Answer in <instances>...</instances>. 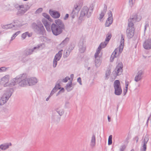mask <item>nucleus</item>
<instances>
[{
	"instance_id": "nucleus-1",
	"label": "nucleus",
	"mask_w": 151,
	"mask_h": 151,
	"mask_svg": "<svg viewBox=\"0 0 151 151\" xmlns=\"http://www.w3.org/2000/svg\"><path fill=\"white\" fill-rule=\"evenodd\" d=\"M2 81H4L6 83L4 85V87L7 86L8 85L10 86H12L17 84H19V85L21 86H24L28 84V78H24L22 76L20 78L17 77L13 79L10 85L8 83V79L6 76H4L2 78Z\"/></svg>"
},
{
	"instance_id": "nucleus-2",
	"label": "nucleus",
	"mask_w": 151,
	"mask_h": 151,
	"mask_svg": "<svg viewBox=\"0 0 151 151\" xmlns=\"http://www.w3.org/2000/svg\"><path fill=\"white\" fill-rule=\"evenodd\" d=\"M65 29V26L63 22L60 19L56 20L55 23L51 25V30L53 34L55 36L61 34Z\"/></svg>"
},
{
	"instance_id": "nucleus-3",
	"label": "nucleus",
	"mask_w": 151,
	"mask_h": 151,
	"mask_svg": "<svg viewBox=\"0 0 151 151\" xmlns=\"http://www.w3.org/2000/svg\"><path fill=\"white\" fill-rule=\"evenodd\" d=\"M31 26L34 31L38 35H43L45 32L43 25L41 22H38L37 24L33 22Z\"/></svg>"
},
{
	"instance_id": "nucleus-4",
	"label": "nucleus",
	"mask_w": 151,
	"mask_h": 151,
	"mask_svg": "<svg viewBox=\"0 0 151 151\" xmlns=\"http://www.w3.org/2000/svg\"><path fill=\"white\" fill-rule=\"evenodd\" d=\"M124 36L122 34L121 35V40L120 45L115 50L111 56L110 60L111 62H112L114 58L116 57V55L118 51H119V54L121 53L122 52L124 47Z\"/></svg>"
},
{
	"instance_id": "nucleus-5",
	"label": "nucleus",
	"mask_w": 151,
	"mask_h": 151,
	"mask_svg": "<svg viewBox=\"0 0 151 151\" xmlns=\"http://www.w3.org/2000/svg\"><path fill=\"white\" fill-rule=\"evenodd\" d=\"M92 12V9H89L86 6H84L81 11L80 16L79 17V19L82 20L83 18L85 16L89 18L91 16Z\"/></svg>"
},
{
	"instance_id": "nucleus-6",
	"label": "nucleus",
	"mask_w": 151,
	"mask_h": 151,
	"mask_svg": "<svg viewBox=\"0 0 151 151\" xmlns=\"http://www.w3.org/2000/svg\"><path fill=\"white\" fill-rule=\"evenodd\" d=\"M11 89H9L6 91L0 99V106L6 103L12 95Z\"/></svg>"
},
{
	"instance_id": "nucleus-7",
	"label": "nucleus",
	"mask_w": 151,
	"mask_h": 151,
	"mask_svg": "<svg viewBox=\"0 0 151 151\" xmlns=\"http://www.w3.org/2000/svg\"><path fill=\"white\" fill-rule=\"evenodd\" d=\"M114 87L115 90V94L117 96L121 95L122 93V90L121 87L120 82L119 80H116L114 81Z\"/></svg>"
},
{
	"instance_id": "nucleus-8",
	"label": "nucleus",
	"mask_w": 151,
	"mask_h": 151,
	"mask_svg": "<svg viewBox=\"0 0 151 151\" xmlns=\"http://www.w3.org/2000/svg\"><path fill=\"white\" fill-rule=\"evenodd\" d=\"M141 17L138 16L137 14H134L130 16V18L128 19V26H134L133 23L136 21H139L141 20Z\"/></svg>"
},
{
	"instance_id": "nucleus-9",
	"label": "nucleus",
	"mask_w": 151,
	"mask_h": 151,
	"mask_svg": "<svg viewBox=\"0 0 151 151\" xmlns=\"http://www.w3.org/2000/svg\"><path fill=\"white\" fill-rule=\"evenodd\" d=\"M134 26H129L128 25L126 30V34L128 38H132L134 35Z\"/></svg>"
},
{
	"instance_id": "nucleus-10",
	"label": "nucleus",
	"mask_w": 151,
	"mask_h": 151,
	"mask_svg": "<svg viewBox=\"0 0 151 151\" xmlns=\"http://www.w3.org/2000/svg\"><path fill=\"white\" fill-rule=\"evenodd\" d=\"M62 50L60 51L58 53H57L55 56L53 60V67L55 68L57 64L58 61L60 59L62 55Z\"/></svg>"
},
{
	"instance_id": "nucleus-11",
	"label": "nucleus",
	"mask_w": 151,
	"mask_h": 151,
	"mask_svg": "<svg viewBox=\"0 0 151 151\" xmlns=\"http://www.w3.org/2000/svg\"><path fill=\"white\" fill-rule=\"evenodd\" d=\"M109 17L107 18L105 24L106 27H109L113 21V18L112 17V14L111 12L110 11L108 13Z\"/></svg>"
},
{
	"instance_id": "nucleus-12",
	"label": "nucleus",
	"mask_w": 151,
	"mask_h": 151,
	"mask_svg": "<svg viewBox=\"0 0 151 151\" xmlns=\"http://www.w3.org/2000/svg\"><path fill=\"white\" fill-rule=\"evenodd\" d=\"M42 46L41 44L38 45L37 46L34 47L32 49H28L26 50L24 53V55L26 56L30 55L32 54L33 52L36 49H38Z\"/></svg>"
},
{
	"instance_id": "nucleus-13",
	"label": "nucleus",
	"mask_w": 151,
	"mask_h": 151,
	"mask_svg": "<svg viewBox=\"0 0 151 151\" xmlns=\"http://www.w3.org/2000/svg\"><path fill=\"white\" fill-rule=\"evenodd\" d=\"M123 65L122 63H119L116 67L115 72L117 76L120 75L123 71Z\"/></svg>"
},
{
	"instance_id": "nucleus-14",
	"label": "nucleus",
	"mask_w": 151,
	"mask_h": 151,
	"mask_svg": "<svg viewBox=\"0 0 151 151\" xmlns=\"http://www.w3.org/2000/svg\"><path fill=\"white\" fill-rule=\"evenodd\" d=\"M78 7V5L74 6L73 11L70 14V16L72 18V19H74L77 15L79 11V9Z\"/></svg>"
},
{
	"instance_id": "nucleus-15",
	"label": "nucleus",
	"mask_w": 151,
	"mask_h": 151,
	"mask_svg": "<svg viewBox=\"0 0 151 151\" xmlns=\"http://www.w3.org/2000/svg\"><path fill=\"white\" fill-rule=\"evenodd\" d=\"M143 46L145 49H151V38L145 41L143 43Z\"/></svg>"
},
{
	"instance_id": "nucleus-16",
	"label": "nucleus",
	"mask_w": 151,
	"mask_h": 151,
	"mask_svg": "<svg viewBox=\"0 0 151 151\" xmlns=\"http://www.w3.org/2000/svg\"><path fill=\"white\" fill-rule=\"evenodd\" d=\"M17 27H18L17 25L13 24L12 23L3 25L2 26L3 28L6 29L12 28L14 30H16Z\"/></svg>"
},
{
	"instance_id": "nucleus-17",
	"label": "nucleus",
	"mask_w": 151,
	"mask_h": 151,
	"mask_svg": "<svg viewBox=\"0 0 151 151\" xmlns=\"http://www.w3.org/2000/svg\"><path fill=\"white\" fill-rule=\"evenodd\" d=\"M28 84L29 86H32L36 84L38 82L37 79L35 77L28 78Z\"/></svg>"
},
{
	"instance_id": "nucleus-18",
	"label": "nucleus",
	"mask_w": 151,
	"mask_h": 151,
	"mask_svg": "<svg viewBox=\"0 0 151 151\" xmlns=\"http://www.w3.org/2000/svg\"><path fill=\"white\" fill-rule=\"evenodd\" d=\"M149 138L147 135H145L143 140L142 142L143 151H146V144L148 141Z\"/></svg>"
},
{
	"instance_id": "nucleus-19",
	"label": "nucleus",
	"mask_w": 151,
	"mask_h": 151,
	"mask_svg": "<svg viewBox=\"0 0 151 151\" xmlns=\"http://www.w3.org/2000/svg\"><path fill=\"white\" fill-rule=\"evenodd\" d=\"M143 71L141 70L139 71L137 73V75H136L134 78V81L136 82H137L140 81L142 78V75L143 74Z\"/></svg>"
},
{
	"instance_id": "nucleus-20",
	"label": "nucleus",
	"mask_w": 151,
	"mask_h": 151,
	"mask_svg": "<svg viewBox=\"0 0 151 151\" xmlns=\"http://www.w3.org/2000/svg\"><path fill=\"white\" fill-rule=\"evenodd\" d=\"M107 10V6L104 4V7L103 8L102 10L101 11V13L99 14V19L101 21V19L104 16L105 14H106V12Z\"/></svg>"
},
{
	"instance_id": "nucleus-21",
	"label": "nucleus",
	"mask_w": 151,
	"mask_h": 151,
	"mask_svg": "<svg viewBox=\"0 0 151 151\" xmlns=\"http://www.w3.org/2000/svg\"><path fill=\"white\" fill-rule=\"evenodd\" d=\"M49 13L53 17L55 18H58L60 16V13L59 12L57 11L50 10Z\"/></svg>"
},
{
	"instance_id": "nucleus-22",
	"label": "nucleus",
	"mask_w": 151,
	"mask_h": 151,
	"mask_svg": "<svg viewBox=\"0 0 151 151\" xmlns=\"http://www.w3.org/2000/svg\"><path fill=\"white\" fill-rule=\"evenodd\" d=\"M83 44V42L82 41L80 42L79 43V51L81 53H83L86 50V47Z\"/></svg>"
},
{
	"instance_id": "nucleus-23",
	"label": "nucleus",
	"mask_w": 151,
	"mask_h": 151,
	"mask_svg": "<svg viewBox=\"0 0 151 151\" xmlns=\"http://www.w3.org/2000/svg\"><path fill=\"white\" fill-rule=\"evenodd\" d=\"M26 8H19L17 13V15L20 16L23 15L28 10Z\"/></svg>"
},
{
	"instance_id": "nucleus-24",
	"label": "nucleus",
	"mask_w": 151,
	"mask_h": 151,
	"mask_svg": "<svg viewBox=\"0 0 151 151\" xmlns=\"http://www.w3.org/2000/svg\"><path fill=\"white\" fill-rule=\"evenodd\" d=\"M74 88V85L72 84V81L68 83L66 85V89L68 91H71Z\"/></svg>"
},
{
	"instance_id": "nucleus-25",
	"label": "nucleus",
	"mask_w": 151,
	"mask_h": 151,
	"mask_svg": "<svg viewBox=\"0 0 151 151\" xmlns=\"http://www.w3.org/2000/svg\"><path fill=\"white\" fill-rule=\"evenodd\" d=\"M96 145V137L95 135L93 134L91 137L90 146L92 147L95 146Z\"/></svg>"
},
{
	"instance_id": "nucleus-26",
	"label": "nucleus",
	"mask_w": 151,
	"mask_h": 151,
	"mask_svg": "<svg viewBox=\"0 0 151 151\" xmlns=\"http://www.w3.org/2000/svg\"><path fill=\"white\" fill-rule=\"evenodd\" d=\"M69 40V38L67 37L61 42L60 45L61 47H63L67 45Z\"/></svg>"
},
{
	"instance_id": "nucleus-27",
	"label": "nucleus",
	"mask_w": 151,
	"mask_h": 151,
	"mask_svg": "<svg viewBox=\"0 0 151 151\" xmlns=\"http://www.w3.org/2000/svg\"><path fill=\"white\" fill-rule=\"evenodd\" d=\"M55 110L56 111V112L58 113L60 116H62L64 112V111L63 109L60 108H57Z\"/></svg>"
},
{
	"instance_id": "nucleus-28",
	"label": "nucleus",
	"mask_w": 151,
	"mask_h": 151,
	"mask_svg": "<svg viewBox=\"0 0 151 151\" xmlns=\"http://www.w3.org/2000/svg\"><path fill=\"white\" fill-rule=\"evenodd\" d=\"M52 118L54 121H56L59 120L60 119V116L57 115L56 112H55L53 113Z\"/></svg>"
},
{
	"instance_id": "nucleus-29",
	"label": "nucleus",
	"mask_w": 151,
	"mask_h": 151,
	"mask_svg": "<svg viewBox=\"0 0 151 151\" xmlns=\"http://www.w3.org/2000/svg\"><path fill=\"white\" fill-rule=\"evenodd\" d=\"M72 50V49H71V50H66L65 52V51L63 55V57L64 58H67L69 55L70 52L71 50Z\"/></svg>"
},
{
	"instance_id": "nucleus-30",
	"label": "nucleus",
	"mask_w": 151,
	"mask_h": 151,
	"mask_svg": "<svg viewBox=\"0 0 151 151\" xmlns=\"http://www.w3.org/2000/svg\"><path fill=\"white\" fill-rule=\"evenodd\" d=\"M101 62L100 59V58H95V64L96 67H98L100 65Z\"/></svg>"
},
{
	"instance_id": "nucleus-31",
	"label": "nucleus",
	"mask_w": 151,
	"mask_h": 151,
	"mask_svg": "<svg viewBox=\"0 0 151 151\" xmlns=\"http://www.w3.org/2000/svg\"><path fill=\"white\" fill-rule=\"evenodd\" d=\"M108 43V42L105 41L101 42L98 47L99 49H101H101L104 48L106 47Z\"/></svg>"
},
{
	"instance_id": "nucleus-32",
	"label": "nucleus",
	"mask_w": 151,
	"mask_h": 151,
	"mask_svg": "<svg viewBox=\"0 0 151 151\" xmlns=\"http://www.w3.org/2000/svg\"><path fill=\"white\" fill-rule=\"evenodd\" d=\"M21 32L20 31H18L16 32L12 36L10 40V41H11L12 40H13L15 38V37L18 35L20 34L21 33Z\"/></svg>"
},
{
	"instance_id": "nucleus-33",
	"label": "nucleus",
	"mask_w": 151,
	"mask_h": 151,
	"mask_svg": "<svg viewBox=\"0 0 151 151\" xmlns=\"http://www.w3.org/2000/svg\"><path fill=\"white\" fill-rule=\"evenodd\" d=\"M42 15L46 19H47L48 20L51 22L52 19H51L50 16L46 13H44L42 14Z\"/></svg>"
},
{
	"instance_id": "nucleus-34",
	"label": "nucleus",
	"mask_w": 151,
	"mask_h": 151,
	"mask_svg": "<svg viewBox=\"0 0 151 151\" xmlns=\"http://www.w3.org/2000/svg\"><path fill=\"white\" fill-rule=\"evenodd\" d=\"M111 37V33H108L106 35V38L105 39V41L108 42L110 40Z\"/></svg>"
},
{
	"instance_id": "nucleus-35",
	"label": "nucleus",
	"mask_w": 151,
	"mask_h": 151,
	"mask_svg": "<svg viewBox=\"0 0 151 151\" xmlns=\"http://www.w3.org/2000/svg\"><path fill=\"white\" fill-rule=\"evenodd\" d=\"M60 85L59 83L58 84L56 85L54 88H53V89H54V92L55 93L56 92L58 89H60Z\"/></svg>"
},
{
	"instance_id": "nucleus-36",
	"label": "nucleus",
	"mask_w": 151,
	"mask_h": 151,
	"mask_svg": "<svg viewBox=\"0 0 151 151\" xmlns=\"http://www.w3.org/2000/svg\"><path fill=\"white\" fill-rule=\"evenodd\" d=\"M101 50V49H99V47H98L95 54L94 56L95 58H99V57L98 55L99 53H100V51Z\"/></svg>"
},
{
	"instance_id": "nucleus-37",
	"label": "nucleus",
	"mask_w": 151,
	"mask_h": 151,
	"mask_svg": "<svg viewBox=\"0 0 151 151\" xmlns=\"http://www.w3.org/2000/svg\"><path fill=\"white\" fill-rule=\"evenodd\" d=\"M111 73V71L110 70H107L106 71L105 73V78L106 79H107L109 78V76H110Z\"/></svg>"
},
{
	"instance_id": "nucleus-38",
	"label": "nucleus",
	"mask_w": 151,
	"mask_h": 151,
	"mask_svg": "<svg viewBox=\"0 0 151 151\" xmlns=\"http://www.w3.org/2000/svg\"><path fill=\"white\" fill-rule=\"evenodd\" d=\"M112 135H110L109 137L108 140V145H110L112 143Z\"/></svg>"
},
{
	"instance_id": "nucleus-39",
	"label": "nucleus",
	"mask_w": 151,
	"mask_h": 151,
	"mask_svg": "<svg viewBox=\"0 0 151 151\" xmlns=\"http://www.w3.org/2000/svg\"><path fill=\"white\" fill-rule=\"evenodd\" d=\"M14 7L17 9H19V8H24V5H19L18 4H15L14 6Z\"/></svg>"
},
{
	"instance_id": "nucleus-40",
	"label": "nucleus",
	"mask_w": 151,
	"mask_h": 151,
	"mask_svg": "<svg viewBox=\"0 0 151 151\" xmlns=\"http://www.w3.org/2000/svg\"><path fill=\"white\" fill-rule=\"evenodd\" d=\"M46 28V30L48 31H50L51 30V26L49 24L45 26Z\"/></svg>"
},
{
	"instance_id": "nucleus-41",
	"label": "nucleus",
	"mask_w": 151,
	"mask_h": 151,
	"mask_svg": "<svg viewBox=\"0 0 151 151\" xmlns=\"http://www.w3.org/2000/svg\"><path fill=\"white\" fill-rule=\"evenodd\" d=\"M135 0H129V5L131 7H132L135 2Z\"/></svg>"
},
{
	"instance_id": "nucleus-42",
	"label": "nucleus",
	"mask_w": 151,
	"mask_h": 151,
	"mask_svg": "<svg viewBox=\"0 0 151 151\" xmlns=\"http://www.w3.org/2000/svg\"><path fill=\"white\" fill-rule=\"evenodd\" d=\"M42 22L45 26L49 24V23L47 22V20L45 19H42Z\"/></svg>"
},
{
	"instance_id": "nucleus-43",
	"label": "nucleus",
	"mask_w": 151,
	"mask_h": 151,
	"mask_svg": "<svg viewBox=\"0 0 151 151\" xmlns=\"http://www.w3.org/2000/svg\"><path fill=\"white\" fill-rule=\"evenodd\" d=\"M42 11V9L41 8H40L38 9L35 12V14H39Z\"/></svg>"
},
{
	"instance_id": "nucleus-44",
	"label": "nucleus",
	"mask_w": 151,
	"mask_h": 151,
	"mask_svg": "<svg viewBox=\"0 0 151 151\" xmlns=\"http://www.w3.org/2000/svg\"><path fill=\"white\" fill-rule=\"evenodd\" d=\"M125 148V145H122L120 147L119 151H124Z\"/></svg>"
},
{
	"instance_id": "nucleus-45",
	"label": "nucleus",
	"mask_w": 151,
	"mask_h": 151,
	"mask_svg": "<svg viewBox=\"0 0 151 151\" xmlns=\"http://www.w3.org/2000/svg\"><path fill=\"white\" fill-rule=\"evenodd\" d=\"M70 79V78L68 77H67L62 80V81L63 82L66 83L67 82L68 80Z\"/></svg>"
},
{
	"instance_id": "nucleus-46",
	"label": "nucleus",
	"mask_w": 151,
	"mask_h": 151,
	"mask_svg": "<svg viewBox=\"0 0 151 151\" xmlns=\"http://www.w3.org/2000/svg\"><path fill=\"white\" fill-rule=\"evenodd\" d=\"M149 26V24L148 22H146L145 23V25L144 26L145 29L144 31L145 32L146 30V28L147 27H148Z\"/></svg>"
},
{
	"instance_id": "nucleus-47",
	"label": "nucleus",
	"mask_w": 151,
	"mask_h": 151,
	"mask_svg": "<svg viewBox=\"0 0 151 151\" xmlns=\"http://www.w3.org/2000/svg\"><path fill=\"white\" fill-rule=\"evenodd\" d=\"M26 33H27V32H25L24 33H23L22 35V37L23 39H25L26 36H27V34H26Z\"/></svg>"
},
{
	"instance_id": "nucleus-48",
	"label": "nucleus",
	"mask_w": 151,
	"mask_h": 151,
	"mask_svg": "<svg viewBox=\"0 0 151 151\" xmlns=\"http://www.w3.org/2000/svg\"><path fill=\"white\" fill-rule=\"evenodd\" d=\"M77 81L79 83V84L81 85L82 83H81V78L80 77H79L77 79Z\"/></svg>"
},
{
	"instance_id": "nucleus-49",
	"label": "nucleus",
	"mask_w": 151,
	"mask_h": 151,
	"mask_svg": "<svg viewBox=\"0 0 151 151\" xmlns=\"http://www.w3.org/2000/svg\"><path fill=\"white\" fill-rule=\"evenodd\" d=\"M27 33H26L27 36V35L29 37H31L32 35V34L31 33H29L28 32H26Z\"/></svg>"
},
{
	"instance_id": "nucleus-50",
	"label": "nucleus",
	"mask_w": 151,
	"mask_h": 151,
	"mask_svg": "<svg viewBox=\"0 0 151 151\" xmlns=\"http://www.w3.org/2000/svg\"><path fill=\"white\" fill-rule=\"evenodd\" d=\"M68 17H69V15L68 14H66L65 16V17H64V20H66L67 18Z\"/></svg>"
},
{
	"instance_id": "nucleus-51",
	"label": "nucleus",
	"mask_w": 151,
	"mask_h": 151,
	"mask_svg": "<svg viewBox=\"0 0 151 151\" xmlns=\"http://www.w3.org/2000/svg\"><path fill=\"white\" fill-rule=\"evenodd\" d=\"M134 139L135 140H136V143L138 142L139 139V138L138 136L135 137Z\"/></svg>"
},
{
	"instance_id": "nucleus-52",
	"label": "nucleus",
	"mask_w": 151,
	"mask_h": 151,
	"mask_svg": "<svg viewBox=\"0 0 151 151\" xmlns=\"http://www.w3.org/2000/svg\"><path fill=\"white\" fill-rule=\"evenodd\" d=\"M1 69H2L3 72L5 71L7 69V68L5 67H1Z\"/></svg>"
},
{
	"instance_id": "nucleus-53",
	"label": "nucleus",
	"mask_w": 151,
	"mask_h": 151,
	"mask_svg": "<svg viewBox=\"0 0 151 151\" xmlns=\"http://www.w3.org/2000/svg\"><path fill=\"white\" fill-rule=\"evenodd\" d=\"M54 89H52V91L50 95L52 96V95L54 93H55V92H54Z\"/></svg>"
},
{
	"instance_id": "nucleus-54",
	"label": "nucleus",
	"mask_w": 151,
	"mask_h": 151,
	"mask_svg": "<svg viewBox=\"0 0 151 151\" xmlns=\"http://www.w3.org/2000/svg\"><path fill=\"white\" fill-rule=\"evenodd\" d=\"M127 89H124V95H125L126 94V93L127 92Z\"/></svg>"
},
{
	"instance_id": "nucleus-55",
	"label": "nucleus",
	"mask_w": 151,
	"mask_h": 151,
	"mask_svg": "<svg viewBox=\"0 0 151 151\" xmlns=\"http://www.w3.org/2000/svg\"><path fill=\"white\" fill-rule=\"evenodd\" d=\"M51 96L50 95L48 96V97L46 98V101H48V100H49V99L50 98L51 96Z\"/></svg>"
},
{
	"instance_id": "nucleus-56",
	"label": "nucleus",
	"mask_w": 151,
	"mask_h": 151,
	"mask_svg": "<svg viewBox=\"0 0 151 151\" xmlns=\"http://www.w3.org/2000/svg\"><path fill=\"white\" fill-rule=\"evenodd\" d=\"M129 84V82L128 81H125V86H128Z\"/></svg>"
},
{
	"instance_id": "nucleus-57",
	"label": "nucleus",
	"mask_w": 151,
	"mask_h": 151,
	"mask_svg": "<svg viewBox=\"0 0 151 151\" xmlns=\"http://www.w3.org/2000/svg\"><path fill=\"white\" fill-rule=\"evenodd\" d=\"M60 91L62 92H63L64 91V88H62L61 89Z\"/></svg>"
},
{
	"instance_id": "nucleus-58",
	"label": "nucleus",
	"mask_w": 151,
	"mask_h": 151,
	"mask_svg": "<svg viewBox=\"0 0 151 151\" xmlns=\"http://www.w3.org/2000/svg\"><path fill=\"white\" fill-rule=\"evenodd\" d=\"M70 78H72V80L73 78L74 77V75L73 74H71L70 76Z\"/></svg>"
},
{
	"instance_id": "nucleus-59",
	"label": "nucleus",
	"mask_w": 151,
	"mask_h": 151,
	"mask_svg": "<svg viewBox=\"0 0 151 151\" xmlns=\"http://www.w3.org/2000/svg\"><path fill=\"white\" fill-rule=\"evenodd\" d=\"M108 119L109 122H110L111 121L110 117L109 116H108Z\"/></svg>"
},
{
	"instance_id": "nucleus-60",
	"label": "nucleus",
	"mask_w": 151,
	"mask_h": 151,
	"mask_svg": "<svg viewBox=\"0 0 151 151\" xmlns=\"http://www.w3.org/2000/svg\"><path fill=\"white\" fill-rule=\"evenodd\" d=\"M60 91H59L57 93V95H56V96H58L60 93Z\"/></svg>"
},
{
	"instance_id": "nucleus-61",
	"label": "nucleus",
	"mask_w": 151,
	"mask_h": 151,
	"mask_svg": "<svg viewBox=\"0 0 151 151\" xmlns=\"http://www.w3.org/2000/svg\"><path fill=\"white\" fill-rule=\"evenodd\" d=\"M69 104V102L68 101H67L65 102V105L67 104Z\"/></svg>"
},
{
	"instance_id": "nucleus-62",
	"label": "nucleus",
	"mask_w": 151,
	"mask_h": 151,
	"mask_svg": "<svg viewBox=\"0 0 151 151\" xmlns=\"http://www.w3.org/2000/svg\"><path fill=\"white\" fill-rule=\"evenodd\" d=\"M3 72L1 68H0V72Z\"/></svg>"
},
{
	"instance_id": "nucleus-63",
	"label": "nucleus",
	"mask_w": 151,
	"mask_h": 151,
	"mask_svg": "<svg viewBox=\"0 0 151 151\" xmlns=\"http://www.w3.org/2000/svg\"><path fill=\"white\" fill-rule=\"evenodd\" d=\"M128 86H125V89H127V90Z\"/></svg>"
},
{
	"instance_id": "nucleus-64",
	"label": "nucleus",
	"mask_w": 151,
	"mask_h": 151,
	"mask_svg": "<svg viewBox=\"0 0 151 151\" xmlns=\"http://www.w3.org/2000/svg\"><path fill=\"white\" fill-rule=\"evenodd\" d=\"M130 151H134V149H132Z\"/></svg>"
}]
</instances>
